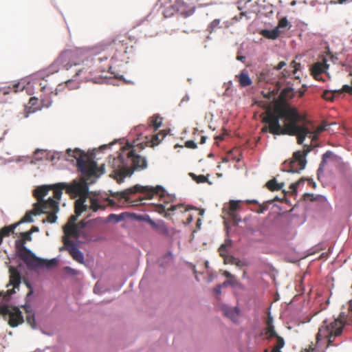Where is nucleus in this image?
I'll use <instances>...</instances> for the list:
<instances>
[{
	"label": "nucleus",
	"mask_w": 352,
	"mask_h": 352,
	"mask_svg": "<svg viewBox=\"0 0 352 352\" xmlns=\"http://www.w3.org/2000/svg\"><path fill=\"white\" fill-rule=\"evenodd\" d=\"M99 52L109 54L112 63H127L133 52V46L126 34H117L96 45Z\"/></svg>",
	"instance_id": "nucleus-6"
},
{
	"label": "nucleus",
	"mask_w": 352,
	"mask_h": 352,
	"mask_svg": "<svg viewBox=\"0 0 352 352\" xmlns=\"http://www.w3.org/2000/svg\"><path fill=\"white\" fill-rule=\"evenodd\" d=\"M299 183L300 182H296V183H293L290 185V188L294 190V191H296L298 185H299Z\"/></svg>",
	"instance_id": "nucleus-58"
},
{
	"label": "nucleus",
	"mask_w": 352,
	"mask_h": 352,
	"mask_svg": "<svg viewBox=\"0 0 352 352\" xmlns=\"http://www.w3.org/2000/svg\"><path fill=\"white\" fill-rule=\"evenodd\" d=\"M160 135L162 136V138L164 137V135L162 134L154 135L152 139L153 144H158L160 142Z\"/></svg>",
	"instance_id": "nucleus-51"
},
{
	"label": "nucleus",
	"mask_w": 352,
	"mask_h": 352,
	"mask_svg": "<svg viewBox=\"0 0 352 352\" xmlns=\"http://www.w3.org/2000/svg\"><path fill=\"white\" fill-rule=\"evenodd\" d=\"M109 164L113 169V177L119 183L126 176L131 175L134 170L147 167L146 159L136 154L133 146L129 144L123 146L117 157H110Z\"/></svg>",
	"instance_id": "nucleus-3"
},
{
	"label": "nucleus",
	"mask_w": 352,
	"mask_h": 352,
	"mask_svg": "<svg viewBox=\"0 0 352 352\" xmlns=\"http://www.w3.org/2000/svg\"><path fill=\"white\" fill-rule=\"evenodd\" d=\"M50 190V186H42L34 190L33 195L37 199V202L34 204L35 212H40L41 208L44 206V204L47 202V200L45 201L43 198L48 194Z\"/></svg>",
	"instance_id": "nucleus-15"
},
{
	"label": "nucleus",
	"mask_w": 352,
	"mask_h": 352,
	"mask_svg": "<svg viewBox=\"0 0 352 352\" xmlns=\"http://www.w3.org/2000/svg\"><path fill=\"white\" fill-rule=\"evenodd\" d=\"M189 175L194 181H195L198 184L208 182L207 177L203 175H197L195 173H190Z\"/></svg>",
	"instance_id": "nucleus-35"
},
{
	"label": "nucleus",
	"mask_w": 352,
	"mask_h": 352,
	"mask_svg": "<svg viewBox=\"0 0 352 352\" xmlns=\"http://www.w3.org/2000/svg\"><path fill=\"white\" fill-rule=\"evenodd\" d=\"M90 208L92 210L94 211H97L100 209H104V207H102V206H100L98 201L95 199H91V206H90Z\"/></svg>",
	"instance_id": "nucleus-41"
},
{
	"label": "nucleus",
	"mask_w": 352,
	"mask_h": 352,
	"mask_svg": "<svg viewBox=\"0 0 352 352\" xmlns=\"http://www.w3.org/2000/svg\"><path fill=\"white\" fill-rule=\"evenodd\" d=\"M313 149L311 144H304L302 151H298L294 153V157L299 161L300 168H305L307 161L306 156Z\"/></svg>",
	"instance_id": "nucleus-21"
},
{
	"label": "nucleus",
	"mask_w": 352,
	"mask_h": 352,
	"mask_svg": "<svg viewBox=\"0 0 352 352\" xmlns=\"http://www.w3.org/2000/svg\"><path fill=\"white\" fill-rule=\"evenodd\" d=\"M186 147L195 149L197 148V144L193 140H188L185 142Z\"/></svg>",
	"instance_id": "nucleus-47"
},
{
	"label": "nucleus",
	"mask_w": 352,
	"mask_h": 352,
	"mask_svg": "<svg viewBox=\"0 0 352 352\" xmlns=\"http://www.w3.org/2000/svg\"><path fill=\"white\" fill-rule=\"evenodd\" d=\"M238 82L241 87H245L252 85V81L247 73L242 72L236 76Z\"/></svg>",
	"instance_id": "nucleus-28"
},
{
	"label": "nucleus",
	"mask_w": 352,
	"mask_h": 352,
	"mask_svg": "<svg viewBox=\"0 0 352 352\" xmlns=\"http://www.w3.org/2000/svg\"><path fill=\"white\" fill-rule=\"evenodd\" d=\"M245 58L244 56H237V59L241 61H243Z\"/></svg>",
	"instance_id": "nucleus-64"
},
{
	"label": "nucleus",
	"mask_w": 352,
	"mask_h": 352,
	"mask_svg": "<svg viewBox=\"0 0 352 352\" xmlns=\"http://www.w3.org/2000/svg\"><path fill=\"white\" fill-rule=\"evenodd\" d=\"M80 214L72 215L67 221V223L65 226H70V225H76V221H77V218Z\"/></svg>",
	"instance_id": "nucleus-45"
},
{
	"label": "nucleus",
	"mask_w": 352,
	"mask_h": 352,
	"mask_svg": "<svg viewBox=\"0 0 352 352\" xmlns=\"http://www.w3.org/2000/svg\"><path fill=\"white\" fill-rule=\"evenodd\" d=\"M25 88V81L18 82L12 85L0 89V95H7L12 93L16 94L22 91Z\"/></svg>",
	"instance_id": "nucleus-24"
},
{
	"label": "nucleus",
	"mask_w": 352,
	"mask_h": 352,
	"mask_svg": "<svg viewBox=\"0 0 352 352\" xmlns=\"http://www.w3.org/2000/svg\"><path fill=\"white\" fill-rule=\"evenodd\" d=\"M90 54L94 55V56L90 58H87L85 60L83 67L76 72V76H79L80 74L84 73V78L86 80H91L93 79L92 76H99L104 72L107 66V63L109 58V54L99 52L96 49V45L91 48Z\"/></svg>",
	"instance_id": "nucleus-8"
},
{
	"label": "nucleus",
	"mask_w": 352,
	"mask_h": 352,
	"mask_svg": "<svg viewBox=\"0 0 352 352\" xmlns=\"http://www.w3.org/2000/svg\"><path fill=\"white\" fill-rule=\"evenodd\" d=\"M239 208V202L237 201L231 200L228 206H224L223 208V212H226L227 214L233 218L234 221L237 222L239 220L236 219V211Z\"/></svg>",
	"instance_id": "nucleus-25"
},
{
	"label": "nucleus",
	"mask_w": 352,
	"mask_h": 352,
	"mask_svg": "<svg viewBox=\"0 0 352 352\" xmlns=\"http://www.w3.org/2000/svg\"><path fill=\"white\" fill-rule=\"evenodd\" d=\"M85 238L86 239V240H87L89 241H97V238H94V237H92V236H85Z\"/></svg>",
	"instance_id": "nucleus-60"
},
{
	"label": "nucleus",
	"mask_w": 352,
	"mask_h": 352,
	"mask_svg": "<svg viewBox=\"0 0 352 352\" xmlns=\"http://www.w3.org/2000/svg\"><path fill=\"white\" fill-rule=\"evenodd\" d=\"M327 124L325 122H323L322 124L318 126L314 131L316 134H320L322 131L327 130Z\"/></svg>",
	"instance_id": "nucleus-44"
},
{
	"label": "nucleus",
	"mask_w": 352,
	"mask_h": 352,
	"mask_svg": "<svg viewBox=\"0 0 352 352\" xmlns=\"http://www.w3.org/2000/svg\"><path fill=\"white\" fill-rule=\"evenodd\" d=\"M287 25H288V21H287V19L285 17L281 19L279 21L278 27H280V28H285V27L287 26Z\"/></svg>",
	"instance_id": "nucleus-50"
},
{
	"label": "nucleus",
	"mask_w": 352,
	"mask_h": 352,
	"mask_svg": "<svg viewBox=\"0 0 352 352\" xmlns=\"http://www.w3.org/2000/svg\"><path fill=\"white\" fill-rule=\"evenodd\" d=\"M147 222L158 234L167 238L172 239L177 232L174 228L168 227L163 221L155 222L151 219H148Z\"/></svg>",
	"instance_id": "nucleus-13"
},
{
	"label": "nucleus",
	"mask_w": 352,
	"mask_h": 352,
	"mask_svg": "<svg viewBox=\"0 0 352 352\" xmlns=\"http://www.w3.org/2000/svg\"><path fill=\"white\" fill-rule=\"evenodd\" d=\"M247 202L248 204H258L257 201H256V200H248Z\"/></svg>",
	"instance_id": "nucleus-63"
},
{
	"label": "nucleus",
	"mask_w": 352,
	"mask_h": 352,
	"mask_svg": "<svg viewBox=\"0 0 352 352\" xmlns=\"http://www.w3.org/2000/svg\"><path fill=\"white\" fill-rule=\"evenodd\" d=\"M231 245V241L229 240L226 241L225 243L222 244L219 248V252L221 256L226 257L227 255V247Z\"/></svg>",
	"instance_id": "nucleus-39"
},
{
	"label": "nucleus",
	"mask_w": 352,
	"mask_h": 352,
	"mask_svg": "<svg viewBox=\"0 0 352 352\" xmlns=\"http://www.w3.org/2000/svg\"><path fill=\"white\" fill-rule=\"evenodd\" d=\"M352 324V300L349 302L347 311H342L338 318L333 322H328L324 320L316 335V344H326L327 347L337 346L340 342H335L336 338L339 337L345 325Z\"/></svg>",
	"instance_id": "nucleus-4"
},
{
	"label": "nucleus",
	"mask_w": 352,
	"mask_h": 352,
	"mask_svg": "<svg viewBox=\"0 0 352 352\" xmlns=\"http://www.w3.org/2000/svg\"><path fill=\"white\" fill-rule=\"evenodd\" d=\"M232 263L234 264L239 267H242V266L245 265V263L243 261L236 259V258H233V261L232 262Z\"/></svg>",
	"instance_id": "nucleus-53"
},
{
	"label": "nucleus",
	"mask_w": 352,
	"mask_h": 352,
	"mask_svg": "<svg viewBox=\"0 0 352 352\" xmlns=\"http://www.w3.org/2000/svg\"><path fill=\"white\" fill-rule=\"evenodd\" d=\"M63 232L65 234L63 236V243H65V240H70V237L77 239L80 236V231L78 228L77 225L64 226Z\"/></svg>",
	"instance_id": "nucleus-23"
},
{
	"label": "nucleus",
	"mask_w": 352,
	"mask_h": 352,
	"mask_svg": "<svg viewBox=\"0 0 352 352\" xmlns=\"http://www.w3.org/2000/svg\"><path fill=\"white\" fill-rule=\"evenodd\" d=\"M267 206L266 204H259L256 212L258 214H261L267 209Z\"/></svg>",
	"instance_id": "nucleus-49"
},
{
	"label": "nucleus",
	"mask_w": 352,
	"mask_h": 352,
	"mask_svg": "<svg viewBox=\"0 0 352 352\" xmlns=\"http://www.w3.org/2000/svg\"><path fill=\"white\" fill-rule=\"evenodd\" d=\"M24 308L27 313V316H26L27 323L29 324L32 328L35 329L36 327V321H35L34 314L32 311H29V309L30 308V307L29 305H25L24 307Z\"/></svg>",
	"instance_id": "nucleus-30"
},
{
	"label": "nucleus",
	"mask_w": 352,
	"mask_h": 352,
	"mask_svg": "<svg viewBox=\"0 0 352 352\" xmlns=\"http://www.w3.org/2000/svg\"><path fill=\"white\" fill-rule=\"evenodd\" d=\"M86 223H87L85 221H81L78 223H76V225L78 226V228L79 229L80 231L81 229L85 228V226H86Z\"/></svg>",
	"instance_id": "nucleus-57"
},
{
	"label": "nucleus",
	"mask_w": 352,
	"mask_h": 352,
	"mask_svg": "<svg viewBox=\"0 0 352 352\" xmlns=\"http://www.w3.org/2000/svg\"><path fill=\"white\" fill-rule=\"evenodd\" d=\"M38 98L32 97L30 99L29 104L30 107H25L21 112L17 115L19 120L27 118L30 113L35 112L37 110V107H34L36 105Z\"/></svg>",
	"instance_id": "nucleus-22"
},
{
	"label": "nucleus",
	"mask_w": 352,
	"mask_h": 352,
	"mask_svg": "<svg viewBox=\"0 0 352 352\" xmlns=\"http://www.w3.org/2000/svg\"><path fill=\"white\" fill-rule=\"evenodd\" d=\"M206 136H201V140H200V144H203L206 142Z\"/></svg>",
	"instance_id": "nucleus-62"
},
{
	"label": "nucleus",
	"mask_w": 352,
	"mask_h": 352,
	"mask_svg": "<svg viewBox=\"0 0 352 352\" xmlns=\"http://www.w3.org/2000/svg\"><path fill=\"white\" fill-rule=\"evenodd\" d=\"M286 65V63L285 61H280L276 66L273 67L272 68H270L266 67L262 69L257 74V80L259 85L262 84H274V88L272 91H269L267 94L271 95L269 96L270 98L271 96L274 97L278 93L280 85L278 81H277L274 77V70H280L283 69V67Z\"/></svg>",
	"instance_id": "nucleus-10"
},
{
	"label": "nucleus",
	"mask_w": 352,
	"mask_h": 352,
	"mask_svg": "<svg viewBox=\"0 0 352 352\" xmlns=\"http://www.w3.org/2000/svg\"><path fill=\"white\" fill-rule=\"evenodd\" d=\"M19 223H14L8 226H5L0 230V236L3 239L4 236H9L11 233L14 232V229Z\"/></svg>",
	"instance_id": "nucleus-32"
},
{
	"label": "nucleus",
	"mask_w": 352,
	"mask_h": 352,
	"mask_svg": "<svg viewBox=\"0 0 352 352\" xmlns=\"http://www.w3.org/2000/svg\"><path fill=\"white\" fill-rule=\"evenodd\" d=\"M283 183L278 184L276 179H272L268 181L266 184V186L271 191L279 190L283 187Z\"/></svg>",
	"instance_id": "nucleus-31"
},
{
	"label": "nucleus",
	"mask_w": 352,
	"mask_h": 352,
	"mask_svg": "<svg viewBox=\"0 0 352 352\" xmlns=\"http://www.w3.org/2000/svg\"><path fill=\"white\" fill-rule=\"evenodd\" d=\"M122 217L121 215H117L116 214H111L108 216L107 221H113L115 223H118L122 220Z\"/></svg>",
	"instance_id": "nucleus-42"
},
{
	"label": "nucleus",
	"mask_w": 352,
	"mask_h": 352,
	"mask_svg": "<svg viewBox=\"0 0 352 352\" xmlns=\"http://www.w3.org/2000/svg\"><path fill=\"white\" fill-rule=\"evenodd\" d=\"M25 284H26L27 287L30 288V291H29V292L27 294V296H26V298H29L30 296H32V294H33V289H32V287H31V285H30V284L29 283L25 282Z\"/></svg>",
	"instance_id": "nucleus-55"
},
{
	"label": "nucleus",
	"mask_w": 352,
	"mask_h": 352,
	"mask_svg": "<svg viewBox=\"0 0 352 352\" xmlns=\"http://www.w3.org/2000/svg\"><path fill=\"white\" fill-rule=\"evenodd\" d=\"M290 66L294 69L293 73L296 74L300 68V64L293 60L290 63Z\"/></svg>",
	"instance_id": "nucleus-46"
},
{
	"label": "nucleus",
	"mask_w": 352,
	"mask_h": 352,
	"mask_svg": "<svg viewBox=\"0 0 352 352\" xmlns=\"http://www.w3.org/2000/svg\"><path fill=\"white\" fill-rule=\"evenodd\" d=\"M340 91H331L329 90H325L323 92L322 98L327 100L332 101L333 100L335 94H340Z\"/></svg>",
	"instance_id": "nucleus-36"
},
{
	"label": "nucleus",
	"mask_w": 352,
	"mask_h": 352,
	"mask_svg": "<svg viewBox=\"0 0 352 352\" xmlns=\"http://www.w3.org/2000/svg\"><path fill=\"white\" fill-rule=\"evenodd\" d=\"M263 121L267 125L263 131H269L273 135H289L296 136L297 143L302 144L306 137L311 142L318 140L319 134L310 130L306 116L300 114L296 107L285 103L276 106L273 111L267 110Z\"/></svg>",
	"instance_id": "nucleus-2"
},
{
	"label": "nucleus",
	"mask_w": 352,
	"mask_h": 352,
	"mask_svg": "<svg viewBox=\"0 0 352 352\" xmlns=\"http://www.w3.org/2000/svg\"><path fill=\"white\" fill-rule=\"evenodd\" d=\"M0 314L6 318L8 317V324L11 327H16L24 322L22 313L19 307L10 305L0 307Z\"/></svg>",
	"instance_id": "nucleus-11"
},
{
	"label": "nucleus",
	"mask_w": 352,
	"mask_h": 352,
	"mask_svg": "<svg viewBox=\"0 0 352 352\" xmlns=\"http://www.w3.org/2000/svg\"><path fill=\"white\" fill-rule=\"evenodd\" d=\"M85 53L82 49H72L63 51L54 63L51 65L50 69L52 71L54 67L61 66L67 70L73 65H78L81 63L85 64Z\"/></svg>",
	"instance_id": "nucleus-9"
},
{
	"label": "nucleus",
	"mask_w": 352,
	"mask_h": 352,
	"mask_svg": "<svg viewBox=\"0 0 352 352\" xmlns=\"http://www.w3.org/2000/svg\"><path fill=\"white\" fill-rule=\"evenodd\" d=\"M294 96V89L289 87L283 89L280 95H279V99L280 101L284 102L285 101L293 98Z\"/></svg>",
	"instance_id": "nucleus-29"
},
{
	"label": "nucleus",
	"mask_w": 352,
	"mask_h": 352,
	"mask_svg": "<svg viewBox=\"0 0 352 352\" xmlns=\"http://www.w3.org/2000/svg\"><path fill=\"white\" fill-rule=\"evenodd\" d=\"M41 91L43 92L40 96V100L42 103V106L45 107H48L50 106L52 101L49 100L47 95L53 94L54 92L51 91V89L47 87V83L46 80H43L39 83Z\"/></svg>",
	"instance_id": "nucleus-19"
},
{
	"label": "nucleus",
	"mask_w": 352,
	"mask_h": 352,
	"mask_svg": "<svg viewBox=\"0 0 352 352\" xmlns=\"http://www.w3.org/2000/svg\"><path fill=\"white\" fill-rule=\"evenodd\" d=\"M340 91V93L346 92V93H349L352 95V86H349L348 85H344Z\"/></svg>",
	"instance_id": "nucleus-48"
},
{
	"label": "nucleus",
	"mask_w": 352,
	"mask_h": 352,
	"mask_svg": "<svg viewBox=\"0 0 352 352\" xmlns=\"http://www.w3.org/2000/svg\"><path fill=\"white\" fill-rule=\"evenodd\" d=\"M223 286L221 285H218L217 287L214 288V292L216 294L219 295L221 292V288Z\"/></svg>",
	"instance_id": "nucleus-54"
},
{
	"label": "nucleus",
	"mask_w": 352,
	"mask_h": 352,
	"mask_svg": "<svg viewBox=\"0 0 352 352\" xmlns=\"http://www.w3.org/2000/svg\"><path fill=\"white\" fill-rule=\"evenodd\" d=\"M175 7L177 10L184 18L193 14L196 8L195 2L192 0H176Z\"/></svg>",
	"instance_id": "nucleus-14"
},
{
	"label": "nucleus",
	"mask_w": 352,
	"mask_h": 352,
	"mask_svg": "<svg viewBox=\"0 0 352 352\" xmlns=\"http://www.w3.org/2000/svg\"><path fill=\"white\" fill-rule=\"evenodd\" d=\"M333 155V153L331 151H327L322 155V160L318 169V173L323 171L324 166L327 163V160L331 158Z\"/></svg>",
	"instance_id": "nucleus-33"
},
{
	"label": "nucleus",
	"mask_w": 352,
	"mask_h": 352,
	"mask_svg": "<svg viewBox=\"0 0 352 352\" xmlns=\"http://www.w3.org/2000/svg\"><path fill=\"white\" fill-rule=\"evenodd\" d=\"M285 168H287V172L290 173H299L304 168H300L299 161L293 156L292 160L289 162H285Z\"/></svg>",
	"instance_id": "nucleus-26"
},
{
	"label": "nucleus",
	"mask_w": 352,
	"mask_h": 352,
	"mask_svg": "<svg viewBox=\"0 0 352 352\" xmlns=\"http://www.w3.org/2000/svg\"><path fill=\"white\" fill-rule=\"evenodd\" d=\"M223 275L226 277L227 278H232L233 277H234L232 274H231L228 271H224L223 273Z\"/></svg>",
	"instance_id": "nucleus-59"
},
{
	"label": "nucleus",
	"mask_w": 352,
	"mask_h": 352,
	"mask_svg": "<svg viewBox=\"0 0 352 352\" xmlns=\"http://www.w3.org/2000/svg\"><path fill=\"white\" fill-rule=\"evenodd\" d=\"M37 231H38V228L36 226H33L29 232H32V234L34 232H37Z\"/></svg>",
	"instance_id": "nucleus-61"
},
{
	"label": "nucleus",
	"mask_w": 352,
	"mask_h": 352,
	"mask_svg": "<svg viewBox=\"0 0 352 352\" xmlns=\"http://www.w3.org/2000/svg\"><path fill=\"white\" fill-rule=\"evenodd\" d=\"M32 214H36L34 208L33 209L32 211L25 213L24 217L21 219V220L18 223L20 224V223H24V222H30V223L33 222Z\"/></svg>",
	"instance_id": "nucleus-38"
},
{
	"label": "nucleus",
	"mask_w": 352,
	"mask_h": 352,
	"mask_svg": "<svg viewBox=\"0 0 352 352\" xmlns=\"http://www.w3.org/2000/svg\"><path fill=\"white\" fill-rule=\"evenodd\" d=\"M223 311L224 315L232 321H235L239 314V309L237 307L232 308L224 306L223 307Z\"/></svg>",
	"instance_id": "nucleus-27"
},
{
	"label": "nucleus",
	"mask_w": 352,
	"mask_h": 352,
	"mask_svg": "<svg viewBox=\"0 0 352 352\" xmlns=\"http://www.w3.org/2000/svg\"><path fill=\"white\" fill-rule=\"evenodd\" d=\"M236 284V280L234 277L232 278H228L227 280L224 281L221 285L223 287H227L228 285L234 286Z\"/></svg>",
	"instance_id": "nucleus-43"
},
{
	"label": "nucleus",
	"mask_w": 352,
	"mask_h": 352,
	"mask_svg": "<svg viewBox=\"0 0 352 352\" xmlns=\"http://www.w3.org/2000/svg\"><path fill=\"white\" fill-rule=\"evenodd\" d=\"M63 250H67L74 260L79 263H84V255L73 241L65 240L64 246L60 248V251Z\"/></svg>",
	"instance_id": "nucleus-16"
},
{
	"label": "nucleus",
	"mask_w": 352,
	"mask_h": 352,
	"mask_svg": "<svg viewBox=\"0 0 352 352\" xmlns=\"http://www.w3.org/2000/svg\"><path fill=\"white\" fill-rule=\"evenodd\" d=\"M220 19H214L210 24L208 26V31L210 32V33H212L214 31L216 30V29L217 28H220L221 26H220Z\"/></svg>",
	"instance_id": "nucleus-37"
},
{
	"label": "nucleus",
	"mask_w": 352,
	"mask_h": 352,
	"mask_svg": "<svg viewBox=\"0 0 352 352\" xmlns=\"http://www.w3.org/2000/svg\"><path fill=\"white\" fill-rule=\"evenodd\" d=\"M67 155L70 159L68 160H76V164L78 170L80 171L82 177L80 180H74L71 184L58 183L51 186V190H54V200L59 201L63 194V190L73 197H79L75 202V212L77 214H81L87 209V206L85 204L88 196V185L94 182L91 181L92 177L98 178L104 173V164L98 166L96 162L91 160L84 151L78 148L74 150L68 148Z\"/></svg>",
	"instance_id": "nucleus-1"
},
{
	"label": "nucleus",
	"mask_w": 352,
	"mask_h": 352,
	"mask_svg": "<svg viewBox=\"0 0 352 352\" xmlns=\"http://www.w3.org/2000/svg\"><path fill=\"white\" fill-rule=\"evenodd\" d=\"M328 67L329 65L327 63V60L323 58L322 61L317 62L311 66V75L316 80H320V74L325 72Z\"/></svg>",
	"instance_id": "nucleus-20"
},
{
	"label": "nucleus",
	"mask_w": 352,
	"mask_h": 352,
	"mask_svg": "<svg viewBox=\"0 0 352 352\" xmlns=\"http://www.w3.org/2000/svg\"><path fill=\"white\" fill-rule=\"evenodd\" d=\"M266 324L267 325L273 324V318L272 317L270 314H269L268 316H267V320H266Z\"/></svg>",
	"instance_id": "nucleus-56"
},
{
	"label": "nucleus",
	"mask_w": 352,
	"mask_h": 352,
	"mask_svg": "<svg viewBox=\"0 0 352 352\" xmlns=\"http://www.w3.org/2000/svg\"><path fill=\"white\" fill-rule=\"evenodd\" d=\"M162 124V118L157 115H155L151 118L150 125L153 126L155 129H157Z\"/></svg>",
	"instance_id": "nucleus-34"
},
{
	"label": "nucleus",
	"mask_w": 352,
	"mask_h": 352,
	"mask_svg": "<svg viewBox=\"0 0 352 352\" xmlns=\"http://www.w3.org/2000/svg\"><path fill=\"white\" fill-rule=\"evenodd\" d=\"M10 272V281L7 285V287L12 286V289H8V295H12L15 293V289H18L19 285L21 283V277L19 272L14 267H10L9 270Z\"/></svg>",
	"instance_id": "nucleus-18"
},
{
	"label": "nucleus",
	"mask_w": 352,
	"mask_h": 352,
	"mask_svg": "<svg viewBox=\"0 0 352 352\" xmlns=\"http://www.w3.org/2000/svg\"><path fill=\"white\" fill-rule=\"evenodd\" d=\"M290 75H291V72H290V70H289V69H284L282 71L281 74H280V78H286V77H287V76H290Z\"/></svg>",
	"instance_id": "nucleus-52"
},
{
	"label": "nucleus",
	"mask_w": 352,
	"mask_h": 352,
	"mask_svg": "<svg viewBox=\"0 0 352 352\" xmlns=\"http://www.w3.org/2000/svg\"><path fill=\"white\" fill-rule=\"evenodd\" d=\"M59 210L58 202L54 200L52 197L47 199V202L44 204V206L38 212L35 214L46 213L47 214V218L43 220V223L48 222L50 223H55L57 219L56 213Z\"/></svg>",
	"instance_id": "nucleus-12"
},
{
	"label": "nucleus",
	"mask_w": 352,
	"mask_h": 352,
	"mask_svg": "<svg viewBox=\"0 0 352 352\" xmlns=\"http://www.w3.org/2000/svg\"><path fill=\"white\" fill-rule=\"evenodd\" d=\"M265 338L268 340L273 338L276 339V345L274 346L272 352H282L280 349L285 345V340L282 337L279 336L276 333L273 324L267 325L266 328L265 329Z\"/></svg>",
	"instance_id": "nucleus-17"
},
{
	"label": "nucleus",
	"mask_w": 352,
	"mask_h": 352,
	"mask_svg": "<svg viewBox=\"0 0 352 352\" xmlns=\"http://www.w3.org/2000/svg\"><path fill=\"white\" fill-rule=\"evenodd\" d=\"M137 192H142L144 194V198L152 199L155 195H159L161 198H163L164 204H157L155 206V210L159 214H164V217H168L171 213L177 210L180 212L186 211L184 207L182 204L171 205L169 208L166 207L168 203L173 201V197L170 195H165V190L161 186H157L156 187H148V186H141L135 185L132 188L126 189L125 190L120 192V198L124 199L126 202L131 203L129 195Z\"/></svg>",
	"instance_id": "nucleus-5"
},
{
	"label": "nucleus",
	"mask_w": 352,
	"mask_h": 352,
	"mask_svg": "<svg viewBox=\"0 0 352 352\" xmlns=\"http://www.w3.org/2000/svg\"><path fill=\"white\" fill-rule=\"evenodd\" d=\"M20 236L21 239H18L15 241L16 254L19 258L24 261L28 268L36 269L43 267L50 268L56 265V261L55 259L47 261L36 257L25 246L26 241H30L32 240V232H21Z\"/></svg>",
	"instance_id": "nucleus-7"
},
{
	"label": "nucleus",
	"mask_w": 352,
	"mask_h": 352,
	"mask_svg": "<svg viewBox=\"0 0 352 352\" xmlns=\"http://www.w3.org/2000/svg\"><path fill=\"white\" fill-rule=\"evenodd\" d=\"M263 35L266 36L267 38H271V39H275L278 36V31L277 30H266L264 32Z\"/></svg>",
	"instance_id": "nucleus-40"
}]
</instances>
